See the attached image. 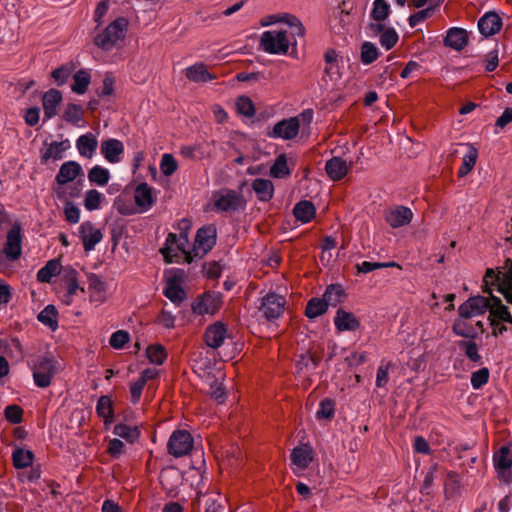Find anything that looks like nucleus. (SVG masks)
Segmentation results:
<instances>
[{"mask_svg":"<svg viewBox=\"0 0 512 512\" xmlns=\"http://www.w3.org/2000/svg\"><path fill=\"white\" fill-rule=\"evenodd\" d=\"M483 292L490 295L489 321L512 324V260L495 271L487 269L483 278Z\"/></svg>","mask_w":512,"mask_h":512,"instance_id":"nucleus-1","label":"nucleus"},{"mask_svg":"<svg viewBox=\"0 0 512 512\" xmlns=\"http://www.w3.org/2000/svg\"><path fill=\"white\" fill-rule=\"evenodd\" d=\"M178 234L169 233L164 247L160 252L167 263H179L181 261L191 263L193 256L188 249L189 232L191 230L190 220L183 218L177 223Z\"/></svg>","mask_w":512,"mask_h":512,"instance_id":"nucleus-2","label":"nucleus"},{"mask_svg":"<svg viewBox=\"0 0 512 512\" xmlns=\"http://www.w3.org/2000/svg\"><path fill=\"white\" fill-rule=\"evenodd\" d=\"M83 175L84 171L78 162L72 160L64 162L60 166L59 171L55 177V181L57 183L55 193L57 198L60 200H67L70 198L78 197L80 195V188L77 186L67 188L66 184Z\"/></svg>","mask_w":512,"mask_h":512,"instance_id":"nucleus-3","label":"nucleus"},{"mask_svg":"<svg viewBox=\"0 0 512 512\" xmlns=\"http://www.w3.org/2000/svg\"><path fill=\"white\" fill-rule=\"evenodd\" d=\"M128 20L119 17L94 37V44L103 51H111L121 46L128 31Z\"/></svg>","mask_w":512,"mask_h":512,"instance_id":"nucleus-4","label":"nucleus"},{"mask_svg":"<svg viewBox=\"0 0 512 512\" xmlns=\"http://www.w3.org/2000/svg\"><path fill=\"white\" fill-rule=\"evenodd\" d=\"M245 204L243 196L231 189L215 191L210 200L211 210L220 213H233Z\"/></svg>","mask_w":512,"mask_h":512,"instance_id":"nucleus-5","label":"nucleus"},{"mask_svg":"<svg viewBox=\"0 0 512 512\" xmlns=\"http://www.w3.org/2000/svg\"><path fill=\"white\" fill-rule=\"evenodd\" d=\"M342 296L343 291L340 286H329L322 299L312 298L308 301L305 315L308 318L313 319L324 314L328 306H336L337 303L340 302Z\"/></svg>","mask_w":512,"mask_h":512,"instance_id":"nucleus-6","label":"nucleus"},{"mask_svg":"<svg viewBox=\"0 0 512 512\" xmlns=\"http://www.w3.org/2000/svg\"><path fill=\"white\" fill-rule=\"evenodd\" d=\"M290 44V38L283 30L264 31L260 38L261 49L269 54L285 55Z\"/></svg>","mask_w":512,"mask_h":512,"instance_id":"nucleus-7","label":"nucleus"},{"mask_svg":"<svg viewBox=\"0 0 512 512\" xmlns=\"http://www.w3.org/2000/svg\"><path fill=\"white\" fill-rule=\"evenodd\" d=\"M56 361L48 357L38 358L32 366L33 379L40 388H46L51 384L52 378L57 372Z\"/></svg>","mask_w":512,"mask_h":512,"instance_id":"nucleus-8","label":"nucleus"},{"mask_svg":"<svg viewBox=\"0 0 512 512\" xmlns=\"http://www.w3.org/2000/svg\"><path fill=\"white\" fill-rule=\"evenodd\" d=\"M216 237L217 231L215 226L208 225L200 228L197 231L193 248L190 250L193 259L206 255L216 244Z\"/></svg>","mask_w":512,"mask_h":512,"instance_id":"nucleus-9","label":"nucleus"},{"mask_svg":"<svg viewBox=\"0 0 512 512\" xmlns=\"http://www.w3.org/2000/svg\"><path fill=\"white\" fill-rule=\"evenodd\" d=\"M193 437L186 430L174 431L167 444L168 452L178 458L187 455L193 448Z\"/></svg>","mask_w":512,"mask_h":512,"instance_id":"nucleus-10","label":"nucleus"},{"mask_svg":"<svg viewBox=\"0 0 512 512\" xmlns=\"http://www.w3.org/2000/svg\"><path fill=\"white\" fill-rule=\"evenodd\" d=\"M23 234L20 224L15 223L7 232L3 253L9 261H16L22 254Z\"/></svg>","mask_w":512,"mask_h":512,"instance_id":"nucleus-11","label":"nucleus"},{"mask_svg":"<svg viewBox=\"0 0 512 512\" xmlns=\"http://www.w3.org/2000/svg\"><path fill=\"white\" fill-rule=\"evenodd\" d=\"M285 304L286 300L283 296L275 293H268L262 298L259 311L267 320H274L283 314Z\"/></svg>","mask_w":512,"mask_h":512,"instance_id":"nucleus-12","label":"nucleus"},{"mask_svg":"<svg viewBox=\"0 0 512 512\" xmlns=\"http://www.w3.org/2000/svg\"><path fill=\"white\" fill-rule=\"evenodd\" d=\"M292 471L300 474L306 470L314 460V450L309 444L295 447L290 455Z\"/></svg>","mask_w":512,"mask_h":512,"instance_id":"nucleus-13","label":"nucleus"},{"mask_svg":"<svg viewBox=\"0 0 512 512\" xmlns=\"http://www.w3.org/2000/svg\"><path fill=\"white\" fill-rule=\"evenodd\" d=\"M490 295L474 296L467 299L458 308L459 316L465 318H472L475 316L483 315L489 307Z\"/></svg>","mask_w":512,"mask_h":512,"instance_id":"nucleus-14","label":"nucleus"},{"mask_svg":"<svg viewBox=\"0 0 512 512\" xmlns=\"http://www.w3.org/2000/svg\"><path fill=\"white\" fill-rule=\"evenodd\" d=\"M384 218L392 228H400L410 224L413 212L408 207L397 205L388 208L384 213Z\"/></svg>","mask_w":512,"mask_h":512,"instance_id":"nucleus-15","label":"nucleus"},{"mask_svg":"<svg viewBox=\"0 0 512 512\" xmlns=\"http://www.w3.org/2000/svg\"><path fill=\"white\" fill-rule=\"evenodd\" d=\"M134 201L139 213L149 211L156 202L154 188L147 183L139 184L134 191Z\"/></svg>","mask_w":512,"mask_h":512,"instance_id":"nucleus-16","label":"nucleus"},{"mask_svg":"<svg viewBox=\"0 0 512 512\" xmlns=\"http://www.w3.org/2000/svg\"><path fill=\"white\" fill-rule=\"evenodd\" d=\"M79 237L82 240L86 252L94 250L95 246L102 241L103 234L92 222L85 221L79 227Z\"/></svg>","mask_w":512,"mask_h":512,"instance_id":"nucleus-17","label":"nucleus"},{"mask_svg":"<svg viewBox=\"0 0 512 512\" xmlns=\"http://www.w3.org/2000/svg\"><path fill=\"white\" fill-rule=\"evenodd\" d=\"M300 128L299 120L296 117L284 119L276 123L270 136L285 140L293 139L298 135Z\"/></svg>","mask_w":512,"mask_h":512,"instance_id":"nucleus-18","label":"nucleus"},{"mask_svg":"<svg viewBox=\"0 0 512 512\" xmlns=\"http://www.w3.org/2000/svg\"><path fill=\"white\" fill-rule=\"evenodd\" d=\"M227 336V326L218 321L206 328L204 340L207 346L216 349L224 343Z\"/></svg>","mask_w":512,"mask_h":512,"instance_id":"nucleus-19","label":"nucleus"},{"mask_svg":"<svg viewBox=\"0 0 512 512\" xmlns=\"http://www.w3.org/2000/svg\"><path fill=\"white\" fill-rule=\"evenodd\" d=\"M221 301L218 295L205 293L193 305V311L199 315L216 313L220 307Z\"/></svg>","mask_w":512,"mask_h":512,"instance_id":"nucleus-20","label":"nucleus"},{"mask_svg":"<svg viewBox=\"0 0 512 512\" xmlns=\"http://www.w3.org/2000/svg\"><path fill=\"white\" fill-rule=\"evenodd\" d=\"M502 20L494 12L485 13L478 21V29L485 37L492 36L500 31Z\"/></svg>","mask_w":512,"mask_h":512,"instance_id":"nucleus-21","label":"nucleus"},{"mask_svg":"<svg viewBox=\"0 0 512 512\" xmlns=\"http://www.w3.org/2000/svg\"><path fill=\"white\" fill-rule=\"evenodd\" d=\"M78 273L73 268H68L64 270V281L67 286V292L63 295L62 302L65 305H71L73 302L74 295L77 294L78 291L84 292V288L80 287L78 284Z\"/></svg>","mask_w":512,"mask_h":512,"instance_id":"nucleus-22","label":"nucleus"},{"mask_svg":"<svg viewBox=\"0 0 512 512\" xmlns=\"http://www.w3.org/2000/svg\"><path fill=\"white\" fill-rule=\"evenodd\" d=\"M180 155L186 159L203 160L211 156L210 145L207 142H199L193 145H185L180 148Z\"/></svg>","mask_w":512,"mask_h":512,"instance_id":"nucleus-23","label":"nucleus"},{"mask_svg":"<svg viewBox=\"0 0 512 512\" xmlns=\"http://www.w3.org/2000/svg\"><path fill=\"white\" fill-rule=\"evenodd\" d=\"M124 153V145L118 139H108L101 143V154L109 163H118Z\"/></svg>","mask_w":512,"mask_h":512,"instance_id":"nucleus-24","label":"nucleus"},{"mask_svg":"<svg viewBox=\"0 0 512 512\" xmlns=\"http://www.w3.org/2000/svg\"><path fill=\"white\" fill-rule=\"evenodd\" d=\"M62 102V94L59 90L50 89L43 94L42 105L45 119H51L57 114V108Z\"/></svg>","mask_w":512,"mask_h":512,"instance_id":"nucleus-25","label":"nucleus"},{"mask_svg":"<svg viewBox=\"0 0 512 512\" xmlns=\"http://www.w3.org/2000/svg\"><path fill=\"white\" fill-rule=\"evenodd\" d=\"M350 166L341 157H333L325 164V171L332 181L342 180L349 172Z\"/></svg>","mask_w":512,"mask_h":512,"instance_id":"nucleus-26","label":"nucleus"},{"mask_svg":"<svg viewBox=\"0 0 512 512\" xmlns=\"http://www.w3.org/2000/svg\"><path fill=\"white\" fill-rule=\"evenodd\" d=\"M88 293L91 302L103 303L106 301V287L105 283L101 280V278L94 274L90 273L88 275Z\"/></svg>","mask_w":512,"mask_h":512,"instance_id":"nucleus-27","label":"nucleus"},{"mask_svg":"<svg viewBox=\"0 0 512 512\" xmlns=\"http://www.w3.org/2000/svg\"><path fill=\"white\" fill-rule=\"evenodd\" d=\"M98 147V140L96 136L88 132L78 137L76 140V148L82 157L91 159Z\"/></svg>","mask_w":512,"mask_h":512,"instance_id":"nucleus-28","label":"nucleus"},{"mask_svg":"<svg viewBox=\"0 0 512 512\" xmlns=\"http://www.w3.org/2000/svg\"><path fill=\"white\" fill-rule=\"evenodd\" d=\"M468 43L467 32L458 27L450 28L444 38V44L454 50H462Z\"/></svg>","mask_w":512,"mask_h":512,"instance_id":"nucleus-29","label":"nucleus"},{"mask_svg":"<svg viewBox=\"0 0 512 512\" xmlns=\"http://www.w3.org/2000/svg\"><path fill=\"white\" fill-rule=\"evenodd\" d=\"M335 327L339 331H354L359 328V320L350 312L339 309L334 318Z\"/></svg>","mask_w":512,"mask_h":512,"instance_id":"nucleus-30","label":"nucleus"},{"mask_svg":"<svg viewBox=\"0 0 512 512\" xmlns=\"http://www.w3.org/2000/svg\"><path fill=\"white\" fill-rule=\"evenodd\" d=\"M185 76L190 81L196 83H204L216 79V76L211 74L203 63H196L189 66L185 71Z\"/></svg>","mask_w":512,"mask_h":512,"instance_id":"nucleus-31","label":"nucleus"},{"mask_svg":"<svg viewBox=\"0 0 512 512\" xmlns=\"http://www.w3.org/2000/svg\"><path fill=\"white\" fill-rule=\"evenodd\" d=\"M493 462L496 470L503 476L512 466V450L508 446H502L494 453Z\"/></svg>","mask_w":512,"mask_h":512,"instance_id":"nucleus-32","label":"nucleus"},{"mask_svg":"<svg viewBox=\"0 0 512 512\" xmlns=\"http://www.w3.org/2000/svg\"><path fill=\"white\" fill-rule=\"evenodd\" d=\"M251 187L259 201L268 202L273 198L274 185L272 181L263 178H256L252 181Z\"/></svg>","mask_w":512,"mask_h":512,"instance_id":"nucleus-33","label":"nucleus"},{"mask_svg":"<svg viewBox=\"0 0 512 512\" xmlns=\"http://www.w3.org/2000/svg\"><path fill=\"white\" fill-rule=\"evenodd\" d=\"M163 294L177 306H179L186 297V293L177 278H171L167 281Z\"/></svg>","mask_w":512,"mask_h":512,"instance_id":"nucleus-34","label":"nucleus"},{"mask_svg":"<svg viewBox=\"0 0 512 512\" xmlns=\"http://www.w3.org/2000/svg\"><path fill=\"white\" fill-rule=\"evenodd\" d=\"M465 146L467 148V152L462 157V163L457 173L458 177H464L469 174L473 170L478 159L477 148L470 143L465 144Z\"/></svg>","mask_w":512,"mask_h":512,"instance_id":"nucleus-35","label":"nucleus"},{"mask_svg":"<svg viewBox=\"0 0 512 512\" xmlns=\"http://www.w3.org/2000/svg\"><path fill=\"white\" fill-rule=\"evenodd\" d=\"M69 148H70V142L68 139L60 141V142H57V141L51 142L47 146L45 152L43 153L42 160L44 162H47L51 159L54 161L60 160V159H62L64 152L66 150H68Z\"/></svg>","mask_w":512,"mask_h":512,"instance_id":"nucleus-36","label":"nucleus"},{"mask_svg":"<svg viewBox=\"0 0 512 512\" xmlns=\"http://www.w3.org/2000/svg\"><path fill=\"white\" fill-rule=\"evenodd\" d=\"M113 433L125 439L128 443H135L141 435L140 429L138 426H130L124 423L116 424L113 428Z\"/></svg>","mask_w":512,"mask_h":512,"instance_id":"nucleus-37","label":"nucleus"},{"mask_svg":"<svg viewBox=\"0 0 512 512\" xmlns=\"http://www.w3.org/2000/svg\"><path fill=\"white\" fill-rule=\"evenodd\" d=\"M61 272V263L57 259L49 260L37 272V280L41 283H49L51 279Z\"/></svg>","mask_w":512,"mask_h":512,"instance_id":"nucleus-38","label":"nucleus"},{"mask_svg":"<svg viewBox=\"0 0 512 512\" xmlns=\"http://www.w3.org/2000/svg\"><path fill=\"white\" fill-rule=\"evenodd\" d=\"M315 207L310 201H300L294 206L293 214L302 223L310 222L315 216Z\"/></svg>","mask_w":512,"mask_h":512,"instance_id":"nucleus-39","label":"nucleus"},{"mask_svg":"<svg viewBox=\"0 0 512 512\" xmlns=\"http://www.w3.org/2000/svg\"><path fill=\"white\" fill-rule=\"evenodd\" d=\"M290 174L291 168L289 167L288 158L286 154H280L270 167V175L273 178L282 179L288 177Z\"/></svg>","mask_w":512,"mask_h":512,"instance_id":"nucleus-40","label":"nucleus"},{"mask_svg":"<svg viewBox=\"0 0 512 512\" xmlns=\"http://www.w3.org/2000/svg\"><path fill=\"white\" fill-rule=\"evenodd\" d=\"M468 319L469 318L459 316V318L454 321L452 325L454 334L465 338H474L477 335L476 328L468 322Z\"/></svg>","mask_w":512,"mask_h":512,"instance_id":"nucleus-41","label":"nucleus"},{"mask_svg":"<svg viewBox=\"0 0 512 512\" xmlns=\"http://www.w3.org/2000/svg\"><path fill=\"white\" fill-rule=\"evenodd\" d=\"M91 82V75L87 70H79L73 76L71 89L74 93L84 94Z\"/></svg>","mask_w":512,"mask_h":512,"instance_id":"nucleus-42","label":"nucleus"},{"mask_svg":"<svg viewBox=\"0 0 512 512\" xmlns=\"http://www.w3.org/2000/svg\"><path fill=\"white\" fill-rule=\"evenodd\" d=\"M96 412L99 417L104 419V423L110 424L113 421L112 401L108 396H101L96 405Z\"/></svg>","mask_w":512,"mask_h":512,"instance_id":"nucleus-43","label":"nucleus"},{"mask_svg":"<svg viewBox=\"0 0 512 512\" xmlns=\"http://www.w3.org/2000/svg\"><path fill=\"white\" fill-rule=\"evenodd\" d=\"M34 459V454L30 450H24L22 448H17L13 451L12 460L13 465L17 469H24L29 467Z\"/></svg>","mask_w":512,"mask_h":512,"instance_id":"nucleus-44","label":"nucleus"},{"mask_svg":"<svg viewBox=\"0 0 512 512\" xmlns=\"http://www.w3.org/2000/svg\"><path fill=\"white\" fill-rule=\"evenodd\" d=\"M105 197L102 193L95 189H90L86 191L84 197V207L87 211H94L101 209L102 203L104 202Z\"/></svg>","mask_w":512,"mask_h":512,"instance_id":"nucleus-45","label":"nucleus"},{"mask_svg":"<svg viewBox=\"0 0 512 512\" xmlns=\"http://www.w3.org/2000/svg\"><path fill=\"white\" fill-rule=\"evenodd\" d=\"M88 179L91 183H94L98 186H105L110 179V173L108 169L96 165L92 167L88 173Z\"/></svg>","mask_w":512,"mask_h":512,"instance_id":"nucleus-46","label":"nucleus"},{"mask_svg":"<svg viewBox=\"0 0 512 512\" xmlns=\"http://www.w3.org/2000/svg\"><path fill=\"white\" fill-rule=\"evenodd\" d=\"M148 360L156 365H162L167 359V352L164 346L160 344H152L146 349Z\"/></svg>","mask_w":512,"mask_h":512,"instance_id":"nucleus-47","label":"nucleus"},{"mask_svg":"<svg viewBox=\"0 0 512 512\" xmlns=\"http://www.w3.org/2000/svg\"><path fill=\"white\" fill-rule=\"evenodd\" d=\"M390 14V6L386 0H374L371 18L376 22H383Z\"/></svg>","mask_w":512,"mask_h":512,"instance_id":"nucleus-48","label":"nucleus"},{"mask_svg":"<svg viewBox=\"0 0 512 512\" xmlns=\"http://www.w3.org/2000/svg\"><path fill=\"white\" fill-rule=\"evenodd\" d=\"M38 320L44 325L48 326L52 330H56L58 327L57 322V311L54 306L48 305L38 315Z\"/></svg>","mask_w":512,"mask_h":512,"instance_id":"nucleus-49","label":"nucleus"},{"mask_svg":"<svg viewBox=\"0 0 512 512\" xmlns=\"http://www.w3.org/2000/svg\"><path fill=\"white\" fill-rule=\"evenodd\" d=\"M458 346L464 350L469 360L475 363H481L482 357L478 352V345L474 341H459Z\"/></svg>","mask_w":512,"mask_h":512,"instance_id":"nucleus-50","label":"nucleus"},{"mask_svg":"<svg viewBox=\"0 0 512 512\" xmlns=\"http://www.w3.org/2000/svg\"><path fill=\"white\" fill-rule=\"evenodd\" d=\"M378 49L371 42H364L361 47V62L363 64H371L378 58Z\"/></svg>","mask_w":512,"mask_h":512,"instance_id":"nucleus-51","label":"nucleus"},{"mask_svg":"<svg viewBox=\"0 0 512 512\" xmlns=\"http://www.w3.org/2000/svg\"><path fill=\"white\" fill-rule=\"evenodd\" d=\"M178 169V163L172 154L165 153L160 161V170L163 175L171 176Z\"/></svg>","mask_w":512,"mask_h":512,"instance_id":"nucleus-52","label":"nucleus"},{"mask_svg":"<svg viewBox=\"0 0 512 512\" xmlns=\"http://www.w3.org/2000/svg\"><path fill=\"white\" fill-rule=\"evenodd\" d=\"M237 112L246 117H252L255 114V108L252 100L246 96H240L236 100Z\"/></svg>","mask_w":512,"mask_h":512,"instance_id":"nucleus-53","label":"nucleus"},{"mask_svg":"<svg viewBox=\"0 0 512 512\" xmlns=\"http://www.w3.org/2000/svg\"><path fill=\"white\" fill-rule=\"evenodd\" d=\"M490 372L489 369L483 367L471 375V385L475 390L481 389L489 381Z\"/></svg>","mask_w":512,"mask_h":512,"instance_id":"nucleus-54","label":"nucleus"},{"mask_svg":"<svg viewBox=\"0 0 512 512\" xmlns=\"http://www.w3.org/2000/svg\"><path fill=\"white\" fill-rule=\"evenodd\" d=\"M399 36L394 28H387L380 35V44L386 50L392 49L398 42Z\"/></svg>","mask_w":512,"mask_h":512,"instance_id":"nucleus-55","label":"nucleus"},{"mask_svg":"<svg viewBox=\"0 0 512 512\" xmlns=\"http://www.w3.org/2000/svg\"><path fill=\"white\" fill-rule=\"evenodd\" d=\"M340 78L341 71L338 63L325 64L322 82L328 84L329 82H337Z\"/></svg>","mask_w":512,"mask_h":512,"instance_id":"nucleus-56","label":"nucleus"},{"mask_svg":"<svg viewBox=\"0 0 512 512\" xmlns=\"http://www.w3.org/2000/svg\"><path fill=\"white\" fill-rule=\"evenodd\" d=\"M334 411L335 404L333 400L326 398L320 402L316 416L318 419H330L333 417Z\"/></svg>","mask_w":512,"mask_h":512,"instance_id":"nucleus-57","label":"nucleus"},{"mask_svg":"<svg viewBox=\"0 0 512 512\" xmlns=\"http://www.w3.org/2000/svg\"><path fill=\"white\" fill-rule=\"evenodd\" d=\"M176 317L168 310L163 308L155 319V323L166 329H173L175 327Z\"/></svg>","mask_w":512,"mask_h":512,"instance_id":"nucleus-58","label":"nucleus"},{"mask_svg":"<svg viewBox=\"0 0 512 512\" xmlns=\"http://www.w3.org/2000/svg\"><path fill=\"white\" fill-rule=\"evenodd\" d=\"M82 116H83V110H82L81 106L76 105V104L67 105L64 115H63L64 119L67 122H70L73 124H77L82 119Z\"/></svg>","mask_w":512,"mask_h":512,"instance_id":"nucleus-59","label":"nucleus"},{"mask_svg":"<svg viewBox=\"0 0 512 512\" xmlns=\"http://www.w3.org/2000/svg\"><path fill=\"white\" fill-rule=\"evenodd\" d=\"M392 364L390 362L382 361L377 369L376 386L385 387L389 381V371Z\"/></svg>","mask_w":512,"mask_h":512,"instance_id":"nucleus-60","label":"nucleus"},{"mask_svg":"<svg viewBox=\"0 0 512 512\" xmlns=\"http://www.w3.org/2000/svg\"><path fill=\"white\" fill-rule=\"evenodd\" d=\"M130 340L129 333L124 330H118L114 332L110 339L109 344L114 349H122L125 344H127Z\"/></svg>","mask_w":512,"mask_h":512,"instance_id":"nucleus-61","label":"nucleus"},{"mask_svg":"<svg viewBox=\"0 0 512 512\" xmlns=\"http://www.w3.org/2000/svg\"><path fill=\"white\" fill-rule=\"evenodd\" d=\"M66 203L64 205V216L65 220L71 224H76L80 220V209L69 201V199L65 200Z\"/></svg>","mask_w":512,"mask_h":512,"instance_id":"nucleus-62","label":"nucleus"},{"mask_svg":"<svg viewBox=\"0 0 512 512\" xmlns=\"http://www.w3.org/2000/svg\"><path fill=\"white\" fill-rule=\"evenodd\" d=\"M282 22L288 24L293 29V35L304 36L305 29L297 17L291 14H283Z\"/></svg>","mask_w":512,"mask_h":512,"instance_id":"nucleus-63","label":"nucleus"},{"mask_svg":"<svg viewBox=\"0 0 512 512\" xmlns=\"http://www.w3.org/2000/svg\"><path fill=\"white\" fill-rule=\"evenodd\" d=\"M434 12L433 7H428L426 9H422L412 15L408 18V23L411 28L416 27L418 24L424 22L426 19H428L432 13Z\"/></svg>","mask_w":512,"mask_h":512,"instance_id":"nucleus-64","label":"nucleus"}]
</instances>
